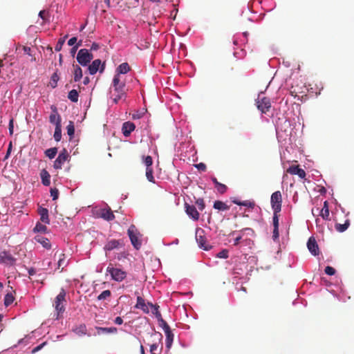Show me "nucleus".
Segmentation results:
<instances>
[{"instance_id": "obj_8", "label": "nucleus", "mask_w": 354, "mask_h": 354, "mask_svg": "<svg viewBox=\"0 0 354 354\" xmlns=\"http://www.w3.org/2000/svg\"><path fill=\"white\" fill-rule=\"evenodd\" d=\"M16 259L8 251L3 250L0 252V263L6 266H13L15 264Z\"/></svg>"}, {"instance_id": "obj_59", "label": "nucleus", "mask_w": 354, "mask_h": 354, "mask_svg": "<svg viewBox=\"0 0 354 354\" xmlns=\"http://www.w3.org/2000/svg\"><path fill=\"white\" fill-rule=\"evenodd\" d=\"M45 344H46V342H44V343H42V344H39V346H37L35 347V348L32 349V353H36V352L39 351V350H41V349L42 348V347H43Z\"/></svg>"}, {"instance_id": "obj_24", "label": "nucleus", "mask_w": 354, "mask_h": 354, "mask_svg": "<svg viewBox=\"0 0 354 354\" xmlns=\"http://www.w3.org/2000/svg\"><path fill=\"white\" fill-rule=\"evenodd\" d=\"M35 239L38 243H41L44 248H45L46 249H50V248L51 245H50L49 240L47 238L44 237V236H40V235H37V236H35Z\"/></svg>"}, {"instance_id": "obj_32", "label": "nucleus", "mask_w": 354, "mask_h": 354, "mask_svg": "<svg viewBox=\"0 0 354 354\" xmlns=\"http://www.w3.org/2000/svg\"><path fill=\"white\" fill-rule=\"evenodd\" d=\"M349 225H350V222L348 220H347V221H346V222L344 224L337 223L335 225V229L337 231H338L339 232H343L347 230Z\"/></svg>"}, {"instance_id": "obj_28", "label": "nucleus", "mask_w": 354, "mask_h": 354, "mask_svg": "<svg viewBox=\"0 0 354 354\" xmlns=\"http://www.w3.org/2000/svg\"><path fill=\"white\" fill-rule=\"evenodd\" d=\"M213 207L214 209L221 211L228 210L230 209V206H228L226 203L221 201H216L214 203Z\"/></svg>"}, {"instance_id": "obj_40", "label": "nucleus", "mask_w": 354, "mask_h": 354, "mask_svg": "<svg viewBox=\"0 0 354 354\" xmlns=\"http://www.w3.org/2000/svg\"><path fill=\"white\" fill-rule=\"evenodd\" d=\"M111 292L109 290H106L97 296V300H105L111 297Z\"/></svg>"}, {"instance_id": "obj_50", "label": "nucleus", "mask_w": 354, "mask_h": 354, "mask_svg": "<svg viewBox=\"0 0 354 354\" xmlns=\"http://www.w3.org/2000/svg\"><path fill=\"white\" fill-rule=\"evenodd\" d=\"M50 196L53 198V200H56L59 196V190L57 188H51L50 189Z\"/></svg>"}, {"instance_id": "obj_47", "label": "nucleus", "mask_w": 354, "mask_h": 354, "mask_svg": "<svg viewBox=\"0 0 354 354\" xmlns=\"http://www.w3.org/2000/svg\"><path fill=\"white\" fill-rule=\"evenodd\" d=\"M279 212H274L273 218H272L274 227H279V215H278V214Z\"/></svg>"}, {"instance_id": "obj_6", "label": "nucleus", "mask_w": 354, "mask_h": 354, "mask_svg": "<svg viewBox=\"0 0 354 354\" xmlns=\"http://www.w3.org/2000/svg\"><path fill=\"white\" fill-rule=\"evenodd\" d=\"M271 206L274 212H281L282 196L280 191H276L271 195Z\"/></svg>"}, {"instance_id": "obj_2", "label": "nucleus", "mask_w": 354, "mask_h": 354, "mask_svg": "<svg viewBox=\"0 0 354 354\" xmlns=\"http://www.w3.org/2000/svg\"><path fill=\"white\" fill-rule=\"evenodd\" d=\"M66 295L65 290L62 288L59 293L55 298L53 306L56 312V319H59L65 310V305L66 304Z\"/></svg>"}, {"instance_id": "obj_1", "label": "nucleus", "mask_w": 354, "mask_h": 354, "mask_svg": "<svg viewBox=\"0 0 354 354\" xmlns=\"http://www.w3.org/2000/svg\"><path fill=\"white\" fill-rule=\"evenodd\" d=\"M113 87L115 92L113 98L114 103L117 104L120 100L125 99V82L121 80L119 75H115L113 80Z\"/></svg>"}, {"instance_id": "obj_30", "label": "nucleus", "mask_w": 354, "mask_h": 354, "mask_svg": "<svg viewBox=\"0 0 354 354\" xmlns=\"http://www.w3.org/2000/svg\"><path fill=\"white\" fill-rule=\"evenodd\" d=\"M119 245H120L119 241L113 239V240H111L109 242H107V243L104 246V249L106 250L110 251L115 248H117L119 246Z\"/></svg>"}, {"instance_id": "obj_63", "label": "nucleus", "mask_w": 354, "mask_h": 354, "mask_svg": "<svg viewBox=\"0 0 354 354\" xmlns=\"http://www.w3.org/2000/svg\"><path fill=\"white\" fill-rule=\"evenodd\" d=\"M115 324L121 325L123 323V319L120 317H117L114 320Z\"/></svg>"}, {"instance_id": "obj_11", "label": "nucleus", "mask_w": 354, "mask_h": 354, "mask_svg": "<svg viewBox=\"0 0 354 354\" xmlns=\"http://www.w3.org/2000/svg\"><path fill=\"white\" fill-rule=\"evenodd\" d=\"M88 72L91 75L95 74L98 71L102 73L104 70V64H102L101 60L95 59L88 67Z\"/></svg>"}, {"instance_id": "obj_52", "label": "nucleus", "mask_w": 354, "mask_h": 354, "mask_svg": "<svg viewBox=\"0 0 354 354\" xmlns=\"http://www.w3.org/2000/svg\"><path fill=\"white\" fill-rule=\"evenodd\" d=\"M241 206L248 207L252 209L254 207L255 203L253 201L252 202L250 201H242Z\"/></svg>"}, {"instance_id": "obj_33", "label": "nucleus", "mask_w": 354, "mask_h": 354, "mask_svg": "<svg viewBox=\"0 0 354 354\" xmlns=\"http://www.w3.org/2000/svg\"><path fill=\"white\" fill-rule=\"evenodd\" d=\"M54 138L57 142H59L62 138V124H58L55 127L54 132Z\"/></svg>"}, {"instance_id": "obj_17", "label": "nucleus", "mask_w": 354, "mask_h": 354, "mask_svg": "<svg viewBox=\"0 0 354 354\" xmlns=\"http://www.w3.org/2000/svg\"><path fill=\"white\" fill-rule=\"evenodd\" d=\"M136 125L131 122H125L122 124V131L125 137L130 136L132 131L135 130Z\"/></svg>"}, {"instance_id": "obj_49", "label": "nucleus", "mask_w": 354, "mask_h": 354, "mask_svg": "<svg viewBox=\"0 0 354 354\" xmlns=\"http://www.w3.org/2000/svg\"><path fill=\"white\" fill-rule=\"evenodd\" d=\"M39 17H41L44 21H47L49 17L48 11L43 10H41L39 13Z\"/></svg>"}, {"instance_id": "obj_29", "label": "nucleus", "mask_w": 354, "mask_h": 354, "mask_svg": "<svg viewBox=\"0 0 354 354\" xmlns=\"http://www.w3.org/2000/svg\"><path fill=\"white\" fill-rule=\"evenodd\" d=\"M166 335V347L169 349L174 341V334L171 329L165 332Z\"/></svg>"}, {"instance_id": "obj_34", "label": "nucleus", "mask_w": 354, "mask_h": 354, "mask_svg": "<svg viewBox=\"0 0 354 354\" xmlns=\"http://www.w3.org/2000/svg\"><path fill=\"white\" fill-rule=\"evenodd\" d=\"M97 330L98 333L100 332L104 333H115L117 332V328L115 327H110V328H104V327H98L97 328Z\"/></svg>"}, {"instance_id": "obj_41", "label": "nucleus", "mask_w": 354, "mask_h": 354, "mask_svg": "<svg viewBox=\"0 0 354 354\" xmlns=\"http://www.w3.org/2000/svg\"><path fill=\"white\" fill-rule=\"evenodd\" d=\"M14 297L12 293H8L4 298V305L6 306H10L14 301Z\"/></svg>"}, {"instance_id": "obj_15", "label": "nucleus", "mask_w": 354, "mask_h": 354, "mask_svg": "<svg viewBox=\"0 0 354 354\" xmlns=\"http://www.w3.org/2000/svg\"><path fill=\"white\" fill-rule=\"evenodd\" d=\"M307 247L308 250L313 255L317 256L319 254V250L318 245L315 239L313 236L309 238L307 243Z\"/></svg>"}, {"instance_id": "obj_36", "label": "nucleus", "mask_w": 354, "mask_h": 354, "mask_svg": "<svg viewBox=\"0 0 354 354\" xmlns=\"http://www.w3.org/2000/svg\"><path fill=\"white\" fill-rule=\"evenodd\" d=\"M57 153V149L56 147L50 148L46 150L45 154L50 159H53L55 158Z\"/></svg>"}, {"instance_id": "obj_60", "label": "nucleus", "mask_w": 354, "mask_h": 354, "mask_svg": "<svg viewBox=\"0 0 354 354\" xmlns=\"http://www.w3.org/2000/svg\"><path fill=\"white\" fill-rule=\"evenodd\" d=\"M77 37H73L68 41V45L70 46H73L77 42Z\"/></svg>"}, {"instance_id": "obj_26", "label": "nucleus", "mask_w": 354, "mask_h": 354, "mask_svg": "<svg viewBox=\"0 0 354 354\" xmlns=\"http://www.w3.org/2000/svg\"><path fill=\"white\" fill-rule=\"evenodd\" d=\"M73 80L75 82H79L82 77V70L78 65L73 64Z\"/></svg>"}, {"instance_id": "obj_21", "label": "nucleus", "mask_w": 354, "mask_h": 354, "mask_svg": "<svg viewBox=\"0 0 354 354\" xmlns=\"http://www.w3.org/2000/svg\"><path fill=\"white\" fill-rule=\"evenodd\" d=\"M320 216L326 221L330 220V214L328 201H324V206L320 212Z\"/></svg>"}, {"instance_id": "obj_14", "label": "nucleus", "mask_w": 354, "mask_h": 354, "mask_svg": "<svg viewBox=\"0 0 354 354\" xmlns=\"http://www.w3.org/2000/svg\"><path fill=\"white\" fill-rule=\"evenodd\" d=\"M185 208L187 214L190 218H192L194 221H198L199 219L200 214L194 205H189L186 203L185 204Z\"/></svg>"}, {"instance_id": "obj_42", "label": "nucleus", "mask_w": 354, "mask_h": 354, "mask_svg": "<svg viewBox=\"0 0 354 354\" xmlns=\"http://www.w3.org/2000/svg\"><path fill=\"white\" fill-rule=\"evenodd\" d=\"M147 112V109H142V111H137L132 114V119L138 120L142 118Z\"/></svg>"}, {"instance_id": "obj_43", "label": "nucleus", "mask_w": 354, "mask_h": 354, "mask_svg": "<svg viewBox=\"0 0 354 354\" xmlns=\"http://www.w3.org/2000/svg\"><path fill=\"white\" fill-rule=\"evenodd\" d=\"M143 162L146 165V168H151L152 164H153V160L151 156H142Z\"/></svg>"}, {"instance_id": "obj_3", "label": "nucleus", "mask_w": 354, "mask_h": 354, "mask_svg": "<svg viewBox=\"0 0 354 354\" xmlns=\"http://www.w3.org/2000/svg\"><path fill=\"white\" fill-rule=\"evenodd\" d=\"M106 272L110 274L112 280L117 282L122 281L127 275L125 271L120 268L113 267L111 263L106 268Z\"/></svg>"}, {"instance_id": "obj_37", "label": "nucleus", "mask_w": 354, "mask_h": 354, "mask_svg": "<svg viewBox=\"0 0 354 354\" xmlns=\"http://www.w3.org/2000/svg\"><path fill=\"white\" fill-rule=\"evenodd\" d=\"M66 129H67V133L70 136V139H71L73 137L74 133H75V127H74L73 122H72V121L69 122L68 124L67 125Z\"/></svg>"}, {"instance_id": "obj_51", "label": "nucleus", "mask_w": 354, "mask_h": 354, "mask_svg": "<svg viewBox=\"0 0 354 354\" xmlns=\"http://www.w3.org/2000/svg\"><path fill=\"white\" fill-rule=\"evenodd\" d=\"M196 203L198 205V209L201 211H203L205 209V205L204 200L203 198L197 199L196 201Z\"/></svg>"}, {"instance_id": "obj_57", "label": "nucleus", "mask_w": 354, "mask_h": 354, "mask_svg": "<svg viewBox=\"0 0 354 354\" xmlns=\"http://www.w3.org/2000/svg\"><path fill=\"white\" fill-rule=\"evenodd\" d=\"M86 327L85 325H81L79 328H78V331L77 333H81V334H86Z\"/></svg>"}, {"instance_id": "obj_23", "label": "nucleus", "mask_w": 354, "mask_h": 354, "mask_svg": "<svg viewBox=\"0 0 354 354\" xmlns=\"http://www.w3.org/2000/svg\"><path fill=\"white\" fill-rule=\"evenodd\" d=\"M130 71V66L128 63L124 62L118 66L116 68V74L120 76L121 74H126Z\"/></svg>"}, {"instance_id": "obj_39", "label": "nucleus", "mask_w": 354, "mask_h": 354, "mask_svg": "<svg viewBox=\"0 0 354 354\" xmlns=\"http://www.w3.org/2000/svg\"><path fill=\"white\" fill-rule=\"evenodd\" d=\"M68 37V35H65L64 37H62V38H59L55 47V51L57 52H59L62 50V46L65 42V40Z\"/></svg>"}, {"instance_id": "obj_58", "label": "nucleus", "mask_w": 354, "mask_h": 354, "mask_svg": "<svg viewBox=\"0 0 354 354\" xmlns=\"http://www.w3.org/2000/svg\"><path fill=\"white\" fill-rule=\"evenodd\" d=\"M14 120L12 118L9 122V133L10 135H12L13 133V129H14Z\"/></svg>"}, {"instance_id": "obj_44", "label": "nucleus", "mask_w": 354, "mask_h": 354, "mask_svg": "<svg viewBox=\"0 0 354 354\" xmlns=\"http://www.w3.org/2000/svg\"><path fill=\"white\" fill-rule=\"evenodd\" d=\"M35 232H46L47 231V227L40 223H37L34 228Z\"/></svg>"}, {"instance_id": "obj_54", "label": "nucleus", "mask_w": 354, "mask_h": 354, "mask_svg": "<svg viewBox=\"0 0 354 354\" xmlns=\"http://www.w3.org/2000/svg\"><path fill=\"white\" fill-rule=\"evenodd\" d=\"M217 257L218 258L227 259L228 257V251L227 250H223L218 253Z\"/></svg>"}, {"instance_id": "obj_12", "label": "nucleus", "mask_w": 354, "mask_h": 354, "mask_svg": "<svg viewBox=\"0 0 354 354\" xmlns=\"http://www.w3.org/2000/svg\"><path fill=\"white\" fill-rule=\"evenodd\" d=\"M97 214L98 217L107 221H113L115 218V216L110 207L100 209Z\"/></svg>"}, {"instance_id": "obj_4", "label": "nucleus", "mask_w": 354, "mask_h": 354, "mask_svg": "<svg viewBox=\"0 0 354 354\" xmlns=\"http://www.w3.org/2000/svg\"><path fill=\"white\" fill-rule=\"evenodd\" d=\"M127 233L131 240V244L136 249L138 250L141 247L142 242L138 238L140 233L136 227L134 225H130Z\"/></svg>"}, {"instance_id": "obj_25", "label": "nucleus", "mask_w": 354, "mask_h": 354, "mask_svg": "<svg viewBox=\"0 0 354 354\" xmlns=\"http://www.w3.org/2000/svg\"><path fill=\"white\" fill-rule=\"evenodd\" d=\"M40 176L43 185L45 186H48L50 183V176L49 173L46 169H43L41 171Z\"/></svg>"}, {"instance_id": "obj_20", "label": "nucleus", "mask_w": 354, "mask_h": 354, "mask_svg": "<svg viewBox=\"0 0 354 354\" xmlns=\"http://www.w3.org/2000/svg\"><path fill=\"white\" fill-rule=\"evenodd\" d=\"M38 213L40 216V220L45 224L50 223V219L48 217V210L46 208L39 207L38 208Z\"/></svg>"}, {"instance_id": "obj_27", "label": "nucleus", "mask_w": 354, "mask_h": 354, "mask_svg": "<svg viewBox=\"0 0 354 354\" xmlns=\"http://www.w3.org/2000/svg\"><path fill=\"white\" fill-rule=\"evenodd\" d=\"M68 265V261L66 260V257L64 254H60L59 260L57 262V268H61V271L63 270V269L66 267Z\"/></svg>"}, {"instance_id": "obj_45", "label": "nucleus", "mask_w": 354, "mask_h": 354, "mask_svg": "<svg viewBox=\"0 0 354 354\" xmlns=\"http://www.w3.org/2000/svg\"><path fill=\"white\" fill-rule=\"evenodd\" d=\"M158 323L159 326L162 328L165 332L170 330L169 326L162 318L159 319Z\"/></svg>"}, {"instance_id": "obj_31", "label": "nucleus", "mask_w": 354, "mask_h": 354, "mask_svg": "<svg viewBox=\"0 0 354 354\" xmlns=\"http://www.w3.org/2000/svg\"><path fill=\"white\" fill-rule=\"evenodd\" d=\"M79 93L76 89H73L69 91L68 94V98L73 102H77L78 101Z\"/></svg>"}, {"instance_id": "obj_13", "label": "nucleus", "mask_w": 354, "mask_h": 354, "mask_svg": "<svg viewBox=\"0 0 354 354\" xmlns=\"http://www.w3.org/2000/svg\"><path fill=\"white\" fill-rule=\"evenodd\" d=\"M50 109L52 111L50 116L49 121L51 124H53L57 127L58 124H62V118L60 115L57 112V109L55 105H52L50 106Z\"/></svg>"}, {"instance_id": "obj_38", "label": "nucleus", "mask_w": 354, "mask_h": 354, "mask_svg": "<svg viewBox=\"0 0 354 354\" xmlns=\"http://www.w3.org/2000/svg\"><path fill=\"white\" fill-rule=\"evenodd\" d=\"M153 168H146V177L147 178V180L151 182V183H155V178L153 176Z\"/></svg>"}, {"instance_id": "obj_48", "label": "nucleus", "mask_w": 354, "mask_h": 354, "mask_svg": "<svg viewBox=\"0 0 354 354\" xmlns=\"http://www.w3.org/2000/svg\"><path fill=\"white\" fill-rule=\"evenodd\" d=\"M149 306H151V308L154 309V310H155L154 314H155L156 318L158 319V321H159L160 318H162L160 313L158 311V306H157L156 305H153L152 304H149Z\"/></svg>"}, {"instance_id": "obj_46", "label": "nucleus", "mask_w": 354, "mask_h": 354, "mask_svg": "<svg viewBox=\"0 0 354 354\" xmlns=\"http://www.w3.org/2000/svg\"><path fill=\"white\" fill-rule=\"evenodd\" d=\"M215 187L216 188V190L218 191V192H219L220 194L225 193L227 189V186L221 183H219L218 185H217Z\"/></svg>"}, {"instance_id": "obj_18", "label": "nucleus", "mask_w": 354, "mask_h": 354, "mask_svg": "<svg viewBox=\"0 0 354 354\" xmlns=\"http://www.w3.org/2000/svg\"><path fill=\"white\" fill-rule=\"evenodd\" d=\"M202 234H203V230H196V239L200 248H203L205 250H207L208 248L205 245L206 239Z\"/></svg>"}, {"instance_id": "obj_64", "label": "nucleus", "mask_w": 354, "mask_h": 354, "mask_svg": "<svg viewBox=\"0 0 354 354\" xmlns=\"http://www.w3.org/2000/svg\"><path fill=\"white\" fill-rule=\"evenodd\" d=\"M28 272L30 276H32V275L35 274L36 270L35 268H30V269H28Z\"/></svg>"}, {"instance_id": "obj_56", "label": "nucleus", "mask_w": 354, "mask_h": 354, "mask_svg": "<svg viewBox=\"0 0 354 354\" xmlns=\"http://www.w3.org/2000/svg\"><path fill=\"white\" fill-rule=\"evenodd\" d=\"M279 227H274L272 238L274 240H277L279 238Z\"/></svg>"}, {"instance_id": "obj_9", "label": "nucleus", "mask_w": 354, "mask_h": 354, "mask_svg": "<svg viewBox=\"0 0 354 354\" xmlns=\"http://www.w3.org/2000/svg\"><path fill=\"white\" fill-rule=\"evenodd\" d=\"M151 337H153L154 339L150 345V352H158L159 348L162 345V335L160 333L156 332L151 334Z\"/></svg>"}, {"instance_id": "obj_55", "label": "nucleus", "mask_w": 354, "mask_h": 354, "mask_svg": "<svg viewBox=\"0 0 354 354\" xmlns=\"http://www.w3.org/2000/svg\"><path fill=\"white\" fill-rule=\"evenodd\" d=\"M195 167L201 171H205L207 169L205 164L203 162L195 165Z\"/></svg>"}, {"instance_id": "obj_62", "label": "nucleus", "mask_w": 354, "mask_h": 354, "mask_svg": "<svg viewBox=\"0 0 354 354\" xmlns=\"http://www.w3.org/2000/svg\"><path fill=\"white\" fill-rule=\"evenodd\" d=\"M22 49H23L24 53H26V54H27V55H28L30 56L32 55L31 53H30L31 52V49H30V47H28V46H23Z\"/></svg>"}, {"instance_id": "obj_19", "label": "nucleus", "mask_w": 354, "mask_h": 354, "mask_svg": "<svg viewBox=\"0 0 354 354\" xmlns=\"http://www.w3.org/2000/svg\"><path fill=\"white\" fill-rule=\"evenodd\" d=\"M148 306H149V304H147L142 297H137V303L135 306L136 308L141 309L144 313H148L149 312Z\"/></svg>"}, {"instance_id": "obj_16", "label": "nucleus", "mask_w": 354, "mask_h": 354, "mask_svg": "<svg viewBox=\"0 0 354 354\" xmlns=\"http://www.w3.org/2000/svg\"><path fill=\"white\" fill-rule=\"evenodd\" d=\"M287 172L292 175H297L301 178H305L306 176V171L303 169L299 168L298 165L290 166L287 169Z\"/></svg>"}, {"instance_id": "obj_35", "label": "nucleus", "mask_w": 354, "mask_h": 354, "mask_svg": "<svg viewBox=\"0 0 354 354\" xmlns=\"http://www.w3.org/2000/svg\"><path fill=\"white\" fill-rule=\"evenodd\" d=\"M59 77L58 75V74L57 73H54L52 76H51V78H50V86L53 88H55L57 86V82L59 81Z\"/></svg>"}, {"instance_id": "obj_5", "label": "nucleus", "mask_w": 354, "mask_h": 354, "mask_svg": "<svg viewBox=\"0 0 354 354\" xmlns=\"http://www.w3.org/2000/svg\"><path fill=\"white\" fill-rule=\"evenodd\" d=\"M93 55L91 53L88 49L82 48L80 49L77 55V61L82 66H87L93 59Z\"/></svg>"}, {"instance_id": "obj_61", "label": "nucleus", "mask_w": 354, "mask_h": 354, "mask_svg": "<svg viewBox=\"0 0 354 354\" xmlns=\"http://www.w3.org/2000/svg\"><path fill=\"white\" fill-rule=\"evenodd\" d=\"M81 43H82V41H80L77 45L73 46V48H71V53L73 55L76 53L78 47L81 45Z\"/></svg>"}, {"instance_id": "obj_22", "label": "nucleus", "mask_w": 354, "mask_h": 354, "mask_svg": "<svg viewBox=\"0 0 354 354\" xmlns=\"http://www.w3.org/2000/svg\"><path fill=\"white\" fill-rule=\"evenodd\" d=\"M245 232H248V234H250L251 235H254V230L252 228L246 227V228H244V229L241 230L239 232L241 233V234L239 235L238 236H236L235 238V239H234V245H237L240 243L241 240L242 239L243 233Z\"/></svg>"}, {"instance_id": "obj_7", "label": "nucleus", "mask_w": 354, "mask_h": 354, "mask_svg": "<svg viewBox=\"0 0 354 354\" xmlns=\"http://www.w3.org/2000/svg\"><path fill=\"white\" fill-rule=\"evenodd\" d=\"M256 104H257V109L262 113H266L267 112H268L271 107V103H270V99L266 97H263L261 98L259 95L256 101Z\"/></svg>"}, {"instance_id": "obj_10", "label": "nucleus", "mask_w": 354, "mask_h": 354, "mask_svg": "<svg viewBox=\"0 0 354 354\" xmlns=\"http://www.w3.org/2000/svg\"><path fill=\"white\" fill-rule=\"evenodd\" d=\"M69 155L66 149H64L58 155L54 162L53 167L56 169H62L63 164L68 160Z\"/></svg>"}, {"instance_id": "obj_53", "label": "nucleus", "mask_w": 354, "mask_h": 354, "mask_svg": "<svg viewBox=\"0 0 354 354\" xmlns=\"http://www.w3.org/2000/svg\"><path fill=\"white\" fill-rule=\"evenodd\" d=\"M324 272L328 275H334L335 274V270L331 266H326L325 268Z\"/></svg>"}]
</instances>
